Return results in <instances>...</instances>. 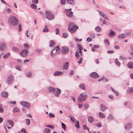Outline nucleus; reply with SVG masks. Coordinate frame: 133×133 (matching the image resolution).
<instances>
[{"mask_svg":"<svg viewBox=\"0 0 133 133\" xmlns=\"http://www.w3.org/2000/svg\"><path fill=\"white\" fill-rule=\"evenodd\" d=\"M95 124L99 128H100L102 127V125L100 122H97V123H95Z\"/></svg>","mask_w":133,"mask_h":133,"instance_id":"e433bc0d","label":"nucleus"},{"mask_svg":"<svg viewBox=\"0 0 133 133\" xmlns=\"http://www.w3.org/2000/svg\"><path fill=\"white\" fill-rule=\"evenodd\" d=\"M97 11L99 12V14L102 17L104 14L103 12L99 10H97Z\"/></svg>","mask_w":133,"mask_h":133,"instance_id":"603ef678","label":"nucleus"},{"mask_svg":"<svg viewBox=\"0 0 133 133\" xmlns=\"http://www.w3.org/2000/svg\"><path fill=\"white\" fill-rule=\"evenodd\" d=\"M79 86L81 89L82 90H85V87L84 84H81Z\"/></svg>","mask_w":133,"mask_h":133,"instance_id":"393cba45","label":"nucleus"},{"mask_svg":"<svg viewBox=\"0 0 133 133\" xmlns=\"http://www.w3.org/2000/svg\"><path fill=\"white\" fill-rule=\"evenodd\" d=\"M50 130L48 128L45 129L44 131V133H50Z\"/></svg>","mask_w":133,"mask_h":133,"instance_id":"473e14b6","label":"nucleus"},{"mask_svg":"<svg viewBox=\"0 0 133 133\" xmlns=\"http://www.w3.org/2000/svg\"><path fill=\"white\" fill-rule=\"evenodd\" d=\"M77 29H78V27L74 23H71L69 24L68 30L71 33H72L75 32Z\"/></svg>","mask_w":133,"mask_h":133,"instance_id":"f03ea898","label":"nucleus"},{"mask_svg":"<svg viewBox=\"0 0 133 133\" xmlns=\"http://www.w3.org/2000/svg\"><path fill=\"white\" fill-rule=\"evenodd\" d=\"M18 29L19 31H22L21 25L20 24H19L18 25Z\"/></svg>","mask_w":133,"mask_h":133,"instance_id":"de8ad7c7","label":"nucleus"},{"mask_svg":"<svg viewBox=\"0 0 133 133\" xmlns=\"http://www.w3.org/2000/svg\"><path fill=\"white\" fill-rule=\"evenodd\" d=\"M31 6L34 9H36V5L34 4H31Z\"/></svg>","mask_w":133,"mask_h":133,"instance_id":"6e6d98bb","label":"nucleus"},{"mask_svg":"<svg viewBox=\"0 0 133 133\" xmlns=\"http://www.w3.org/2000/svg\"><path fill=\"white\" fill-rule=\"evenodd\" d=\"M10 54L9 52L5 54L3 56V58L6 59L10 55Z\"/></svg>","mask_w":133,"mask_h":133,"instance_id":"cd10ccee","label":"nucleus"},{"mask_svg":"<svg viewBox=\"0 0 133 133\" xmlns=\"http://www.w3.org/2000/svg\"><path fill=\"white\" fill-rule=\"evenodd\" d=\"M14 77L12 75H11L8 78L6 83L8 84H10L14 80Z\"/></svg>","mask_w":133,"mask_h":133,"instance_id":"1a4fd4ad","label":"nucleus"},{"mask_svg":"<svg viewBox=\"0 0 133 133\" xmlns=\"http://www.w3.org/2000/svg\"><path fill=\"white\" fill-rule=\"evenodd\" d=\"M132 124L130 123H127L125 126V129L127 130H128L131 128Z\"/></svg>","mask_w":133,"mask_h":133,"instance_id":"2eb2a0df","label":"nucleus"},{"mask_svg":"<svg viewBox=\"0 0 133 133\" xmlns=\"http://www.w3.org/2000/svg\"><path fill=\"white\" fill-rule=\"evenodd\" d=\"M100 109L102 111L104 112L106 109H108V108L105 106L103 104H102L101 105Z\"/></svg>","mask_w":133,"mask_h":133,"instance_id":"aec40b11","label":"nucleus"},{"mask_svg":"<svg viewBox=\"0 0 133 133\" xmlns=\"http://www.w3.org/2000/svg\"><path fill=\"white\" fill-rule=\"evenodd\" d=\"M5 10L9 13H10L12 11L10 10V9L9 8H7L5 9Z\"/></svg>","mask_w":133,"mask_h":133,"instance_id":"09e8293b","label":"nucleus"},{"mask_svg":"<svg viewBox=\"0 0 133 133\" xmlns=\"http://www.w3.org/2000/svg\"><path fill=\"white\" fill-rule=\"evenodd\" d=\"M55 33L56 34L58 35L59 34V30L58 28H57L55 29Z\"/></svg>","mask_w":133,"mask_h":133,"instance_id":"49530a36","label":"nucleus"},{"mask_svg":"<svg viewBox=\"0 0 133 133\" xmlns=\"http://www.w3.org/2000/svg\"><path fill=\"white\" fill-rule=\"evenodd\" d=\"M115 63L116 65L119 66L120 65V64L119 62L118 61V59L117 58H116L115 59Z\"/></svg>","mask_w":133,"mask_h":133,"instance_id":"a19ab883","label":"nucleus"},{"mask_svg":"<svg viewBox=\"0 0 133 133\" xmlns=\"http://www.w3.org/2000/svg\"><path fill=\"white\" fill-rule=\"evenodd\" d=\"M92 40V39L91 38L88 37L87 38L86 41L88 42H90Z\"/></svg>","mask_w":133,"mask_h":133,"instance_id":"0e129e2a","label":"nucleus"},{"mask_svg":"<svg viewBox=\"0 0 133 133\" xmlns=\"http://www.w3.org/2000/svg\"><path fill=\"white\" fill-rule=\"evenodd\" d=\"M78 50H81L83 49L82 45L81 44H78Z\"/></svg>","mask_w":133,"mask_h":133,"instance_id":"79ce46f5","label":"nucleus"},{"mask_svg":"<svg viewBox=\"0 0 133 133\" xmlns=\"http://www.w3.org/2000/svg\"><path fill=\"white\" fill-rule=\"evenodd\" d=\"M127 91L129 93L131 92L133 93V87L129 89Z\"/></svg>","mask_w":133,"mask_h":133,"instance_id":"58836bf2","label":"nucleus"},{"mask_svg":"<svg viewBox=\"0 0 133 133\" xmlns=\"http://www.w3.org/2000/svg\"><path fill=\"white\" fill-rule=\"evenodd\" d=\"M45 17L49 20H52L54 18L52 13L47 10L45 11Z\"/></svg>","mask_w":133,"mask_h":133,"instance_id":"7ed1b4c3","label":"nucleus"},{"mask_svg":"<svg viewBox=\"0 0 133 133\" xmlns=\"http://www.w3.org/2000/svg\"><path fill=\"white\" fill-rule=\"evenodd\" d=\"M104 43L107 44L108 46L109 45V42H108V40L107 39H105L104 40Z\"/></svg>","mask_w":133,"mask_h":133,"instance_id":"4d7b16f0","label":"nucleus"},{"mask_svg":"<svg viewBox=\"0 0 133 133\" xmlns=\"http://www.w3.org/2000/svg\"><path fill=\"white\" fill-rule=\"evenodd\" d=\"M69 116L70 117V119L71 120V121L73 122H74L75 121V120H76V119L75 118H74V117H72V116Z\"/></svg>","mask_w":133,"mask_h":133,"instance_id":"a18cd8bd","label":"nucleus"},{"mask_svg":"<svg viewBox=\"0 0 133 133\" xmlns=\"http://www.w3.org/2000/svg\"><path fill=\"white\" fill-rule=\"evenodd\" d=\"M65 0H61V4L62 5H64L65 3Z\"/></svg>","mask_w":133,"mask_h":133,"instance_id":"5fc2aeb1","label":"nucleus"},{"mask_svg":"<svg viewBox=\"0 0 133 133\" xmlns=\"http://www.w3.org/2000/svg\"><path fill=\"white\" fill-rule=\"evenodd\" d=\"M73 1L74 0H66L68 4L72 5L73 4Z\"/></svg>","mask_w":133,"mask_h":133,"instance_id":"f704fd0d","label":"nucleus"},{"mask_svg":"<svg viewBox=\"0 0 133 133\" xmlns=\"http://www.w3.org/2000/svg\"><path fill=\"white\" fill-rule=\"evenodd\" d=\"M87 95L85 92H83L78 96V101L79 102H81L85 101L87 98Z\"/></svg>","mask_w":133,"mask_h":133,"instance_id":"20e7f679","label":"nucleus"},{"mask_svg":"<svg viewBox=\"0 0 133 133\" xmlns=\"http://www.w3.org/2000/svg\"><path fill=\"white\" fill-rule=\"evenodd\" d=\"M89 107V105L87 104H84V108L85 109H87Z\"/></svg>","mask_w":133,"mask_h":133,"instance_id":"bf43d9fd","label":"nucleus"},{"mask_svg":"<svg viewBox=\"0 0 133 133\" xmlns=\"http://www.w3.org/2000/svg\"><path fill=\"white\" fill-rule=\"evenodd\" d=\"M6 125L8 129H10L13 127L14 123L13 121L11 120H9L6 123Z\"/></svg>","mask_w":133,"mask_h":133,"instance_id":"9d476101","label":"nucleus"},{"mask_svg":"<svg viewBox=\"0 0 133 133\" xmlns=\"http://www.w3.org/2000/svg\"><path fill=\"white\" fill-rule=\"evenodd\" d=\"M99 46L98 45H94L92 47V49L93 48L97 49L99 48Z\"/></svg>","mask_w":133,"mask_h":133,"instance_id":"052dcab7","label":"nucleus"},{"mask_svg":"<svg viewBox=\"0 0 133 133\" xmlns=\"http://www.w3.org/2000/svg\"><path fill=\"white\" fill-rule=\"evenodd\" d=\"M76 123L75 124V126L77 129H79V123L78 121H76Z\"/></svg>","mask_w":133,"mask_h":133,"instance_id":"4c0bfd02","label":"nucleus"},{"mask_svg":"<svg viewBox=\"0 0 133 133\" xmlns=\"http://www.w3.org/2000/svg\"><path fill=\"white\" fill-rule=\"evenodd\" d=\"M75 56L76 58L78 59L80 57V55L78 53V52L76 51L75 53Z\"/></svg>","mask_w":133,"mask_h":133,"instance_id":"c03bdc74","label":"nucleus"},{"mask_svg":"<svg viewBox=\"0 0 133 133\" xmlns=\"http://www.w3.org/2000/svg\"><path fill=\"white\" fill-rule=\"evenodd\" d=\"M48 89L50 92L53 93L55 88L51 87H49L48 88Z\"/></svg>","mask_w":133,"mask_h":133,"instance_id":"5701e85b","label":"nucleus"},{"mask_svg":"<svg viewBox=\"0 0 133 133\" xmlns=\"http://www.w3.org/2000/svg\"><path fill=\"white\" fill-rule=\"evenodd\" d=\"M8 22L10 25L15 26L17 25L18 20L16 17L14 16H12L9 18Z\"/></svg>","mask_w":133,"mask_h":133,"instance_id":"f257e3e1","label":"nucleus"},{"mask_svg":"<svg viewBox=\"0 0 133 133\" xmlns=\"http://www.w3.org/2000/svg\"><path fill=\"white\" fill-rule=\"evenodd\" d=\"M25 122L26 124L28 125H29L30 124V119H25Z\"/></svg>","mask_w":133,"mask_h":133,"instance_id":"72a5a7b5","label":"nucleus"},{"mask_svg":"<svg viewBox=\"0 0 133 133\" xmlns=\"http://www.w3.org/2000/svg\"><path fill=\"white\" fill-rule=\"evenodd\" d=\"M63 74V71H57L54 73V76H59L62 75Z\"/></svg>","mask_w":133,"mask_h":133,"instance_id":"dca6fc26","label":"nucleus"},{"mask_svg":"<svg viewBox=\"0 0 133 133\" xmlns=\"http://www.w3.org/2000/svg\"><path fill=\"white\" fill-rule=\"evenodd\" d=\"M59 49V47L58 46H56L54 48L51 52V56L53 57L56 54H58V51Z\"/></svg>","mask_w":133,"mask_h":133,"instance_id":"39448f33","label":"nucleus"},{"mask_svg":"<svg viewBox=\"0 0 133 133\" xmlns=\"http://www.w3.org/2000/svg\"><path fill=\"white\" fill-rule=\"evenodd\" d=\"M36 51L37 53H40L41 51V50L40 49H37L36 50Z\"/></svg>","mask_w":133,"mask_h":133,"instance_id":"e2e57ef3","label":"nucleus"},{"mask_svg":"<svg viewBox=\"0 0 133 133\" xmlns=\"http://www.w3.org/2000/svg\"><path fill=\"white\" fill-rule=\"evenodd\" d=\"M87 118L88 121L89 123H91L94 121V118L92 116H89Z\"/></svg>","mask_w":133,"mask_h":133,"instance_id":"f3484780","label":"nucleus"},{"mask_svg":"<svg viewBox=\"0 0 133 133\" xmlns=\"http://www.w3.org/2000/svg\"><path fill=\"white\" fill-rule=\"evenodd\" d=\"M127 66L130 69H133V63L131 62H129Z\"/></svg>","mask_w":133,"mask_h":133,"instance_id":"412c9836","label":"nucleus"},{"mask_svg":"<svg viewBox=\"0 0 133 133\" xmlns=\"http://www.w3.org/2000/svg\"><path fill=\"white\" fill-rule=\"evenodd\" d=\"M23 45L24 48H27L28 49L30 48L29 46L27 44L24 43Z\"/></svg>","mask_w":133,"mask_h":133,"instance_id":"37998d69","label":"nucleus"},{"mask_svg":"<svg viewBox=\"0 0 133 133\" xmlns=\"http://www.w3.org/2000/svg\"><path fill=\"white\" fill-rule=\"evenodd\" d=\"M114 119V118L112 116V115H111V114H110L108 116V118L107 119L108 120H112L113 119Z\"/></svg>","mask_w":133,"mask_h":133,"instance_id":"c756f323","label":"nucleus"},{"mask_svg":"<svg viewBox=\"0 0 133 133\" xmlns=\"http://www.w3.org/2000/svg\"><path fill=\"white\" fill-rule=\"evenodd\" d=\"M45 126L51 129H53L54 128V127L51 125H46Z\"/></svg>","mask_w":133,"mask_h":133,"instance_id":"8fccbe9b","label":"nucleus"},{"mask_svg":"<svg viewBox=\"0 0 133 133\" xmlns=\"http://www.w3.org/2000/svg\"><path fill=\"white\" fill-rule=\"evenodd\" d=\"M13 111L14 113H15L17 112H20L19 109L17 108H14Z\"/></svg>","mask_w":133,"mask_h":133,"instance_id":"c85d7f7f","label":"nucleus"},{"mask_svg":"<svg viewBox=\"0 0 133 133\" xmlns=\"http://www.w3.org/2000/svg\"><path fill=\"white\" fill-rule=\"evenodd\" d=\"M71 9H65V12L66 15L68 17H70L72 16L73 12L71 11Z\"/></svg>","mask_w":133,"mask_h":133,"instance_id":"6e6552de","label":"nucleus"},{"mask_svg":"<svg viewBox=\"0 0 133 133\" xmlns=\"http://www.w3.org/2000/svg\"><path fill=\"white\" fill-rule=\"evenodd\" d=\"M1 96L4 98H6L8 96V94L7 92L3 91L1 94Z\"/></svg>","mask_w":133,"mask_h":133,"instance_id":"a211bd4d","label":"nucleus"},{"mask_svg":"<svg viewBox=\"0 0 133 133\" xmlns=\"http://www.w3.org/2000/svg\"><path fill=\"white\" fill-rule=\"evenodd\" d=\"M125 37V35L124 34H120L118 36L119 39L124 38Z\"/></svg>","mask_w":133,"mask_h":133,"instance_id":"b1692460","label":"nucleus"},{"mask_svg":"<svg viewBox=\"0 0 133 133\" xmlns=\"http://www.w3.org/2000/svg\"><path fill=\"white\" fill-rule=\"evenodd\" d=\"M69 52V49L67 46H63L62 48V52L63 54H65Z\"/></svg>","mask_w":133,"mask_h":133,"instance_id":"f8f14e48","label":"nucleus"},{"mask_svg":"<svg viewBox=\"0 0 133 133\" xmlns=\"http://www.w3.org/2000/svg\"><path fill=\"white\" fill-rule=\"evenodd\" d=\"M15 68L16 69L20 71L21 70V68L20 66L18 65H16L15 67Z\"/></svg>","mask_w":133,"mask_h":133,"instance_id":"3c124183","label":"nucleus"},{"mask_svg":"<svg viewBox=\"0 0 133 133\" xmlns=\"http://www.w3.org/2000/svg\"><path fill=\"white\" fill-rule=\"evenodd\" d=\"M61 90L58 88L55 89L54 90L53 93L56 97H58L61 94Z\"/></svg>","mask_w":133,"mask_h":133,"instance_id":"9b49d317","label":"nucleus"},{"mask_svg":"<svg viewBox=\"0 0 133 133\" xmlns=\"http://www.w3.org/2000/svg\"><path fill=\"white\" fill-rule=\"evenodd\" d=\"M115 34V33L114 31L111 29L110 30L109 35H110L111 36L113 37L114 36Z\"/></svg>","mask_w":133,"mask_h":133,"instance_id":"4be33fe9","label":"nucleus"},{"mask_svg":"<svg viewBox=\"0 0 133 133\" xmlns=\"http://www.w3.org/2000/svg\"><path fill=\"white\" fill-rule=\"evenodd\" d=\"M61 125L62 126V128L64 129V131L66 130V125L63 123L61 122Z\"/></svg>","mask_w":133,"mask_h":133,"instance_id":"7c9ffc66","label":"nucleus"},{"mask_svg":"<svg viewBox=\"0 0 133 133\" xmlns=\"http://www.w3.org/2000/svg\"><path fill=\"white\" fill-rule=\"evenodd\" d=\"M69 63L66 62L65 64H64L62 66V69L63 70H67L69 68Z\"/></svg>","mask_w":133,"mask_h":133,"instance_id":"4468645a","label":"nucleus"},{"mask_svg":"<svg viewBox=\"0 0 133 133\" xmlns=\"http://www.w3.org/2000/svg\"><path fill=\"white\" fill-rule=\"evenodd\" d=\"M90 76L93 78H96L98 77L99 75L97 73L94 72L91 73Z\"/></svg>","mask_w":133,"mask_h":133,"instance_id":"ddd939ff","label":"nucleus"},{"mask_svg":"<svg viewBox=\"0 0 133 133\" xmlns=\"http://www.w3.org/2000/svg\"><path fill=\"white\" fill-rule=\"evenodd\" d=\"M49 116L50 118L54 117H55L54 115V114H52L50 112L49 113Z\"/></svg>","mask_w":133,"mask_h":133,"instance_id":"13d9d810","label":"nucleus"},{"mask_svg":"<svg viewBox=\"0 0 133 133\" xmlns=\"http://www.w3.org/2000/svg\"><path fill=\"white\" fill-rule=\"evenodd\" d=\"M20 104L23 107L28 109L30 107L31 105L30 103L25 101H22L20 102Z\"/></svg>","mask_w":133,"mask_h":133,"instance_id":"423d86ee","label":"nucleus"},{"mask_svg":"<svg viewBox=\"0 0 133 133\" xmlns=\"http://www.w3.org/2000/svg\"><path fill=\"white\" fill-rule=\"evenodd\" d=\"M95 30L97 32H99L101 30V28L99 26H97L95 28Z\"/></svg>","mask_w":133,"mask_h":133,"instance_id":"c9c22d12","label":"nucleus"},{"mask_svg":"<svg viewBox=\"0 0 133 133\" xmlns=\"http://www.w3.org/2000/svg\"><path fill=\"white\" fill-rule=\"evenodd\" d=\"M6 44L4 43H3L0 45V50L2 51L4 49L6 48Z\"/></svg>","mask_w":133,"mask_h":133,"instance_id":"6ab92c4d","label":"nucleus"},{"mask_svg":"<svg viewBox=\"0 0 133 133\" xmlns=\"http://www.w3.org/2000/svg\"><path fill=\"white\" fill-rule=\"evenodd\" d=\"M99 117L101 118L105 117V116L104 114L103 113L100 112L99 113Z\"/></svg>","mask_w":133,"mask_h":133,"instance_id":"bb28decb","label":"nucleus"},{"mask_svg":"<svg viewBox=\"0 0 133 133\" xmlns=\"http://www.w3.org/2000/svg\"><path fill=\"white\" fill-rule=\"evenodd\" d=\"M28 50L26 49H23L20 52V55L22 57H25L28 54Z\"/></svg>","mask_w":133,"mask_h":133,"instance_id":"0eeeda50","label":"nucleus"},{"mask_svg":"<svg viewBox=\"0 0 133 133\" xmlns=\"http://www.w3.org/2000/svg\"><path fill=\"white\" fill-rule=\"evenodd\" d=\"M32 75V73L31 72H29L27 73L26 76L29 77H31Z\"/></svg>","mask_w":133,"mask_h":133,"instance_id":"680f3d73","label":"nucleus"},{"mask_svg":"<svg viewBox=\"0 0 133 133\" xmlns=\"http://www.w3.org/2000/svg\"><path fill=\"white\" fill-rule=\"evenodd\" d=\"M75 40L76 41H81L82 40V39H79L78 38H75Z\"/></svg>","mask_w":133,"mask_h":133,"instance_id":"774afa93","label":"nucleus"},{"mask_svg":"<svg viewBox=\"0 0 133 133\" xmlns=\"http://www.w3.org/2000/svg\"><path fill=\"white\" fill-rule=\"evenodd\" d=\"M63 37L65 38H67L68 36V34L66 33H63Z\"/></svg>","mask_w":133,"mask_h":133,"instance_id":"864d4df0","label":"nucleus"},{"mask_svg":"<svg viewBox=\"0 0 133 133\" xmlns=\"http://www.w3.org/2000/svg\"><path fill=\"white\" fill-rule=\"evenodd\" d=\"M55 45V43L54 41L51 40L50 41L49 46L50 47L54 46Z\"/></svg>","mask_w":133,"mask_h":133,"instance_id":"a878e982","label":"nucleus"},{"mask_svg":"<svg viewBox=\"0 0 133 133\" xmlns=\"http://www.w3.org/2000/svg\"><path fill=\"white\" fill-rule=\"evenodd\" d=\"M12 50L15 51H17L19 50V49L17 47H13L12 49Z\"/></svg>","mask_w":133,"mask_h":133,"instance_id":"ea45409f","label":"nucleus"},{"mask_svg":"<svg viewBox=\"0 0 133 133\" xmlns=\"http://www.w3.org/2000/svg\"><path fill=\"white\" fill-rule=\"evenodd\" d=\"M125 57L122 56H120L119 58V59L122 60H125Z\"/></svg>","mask_w":133,"mask_h":133,"instance_id":"338daca9","label":"nucleus"},{"mask_svg":"<svg viewBox=\"0 0 133 133\" xmlns=\"http://www.w3.org/2000/svg\"><path fill=\"white\" fill-rule=\"evenodd\" d=\"M4 111V110L2 107V106H0V112L1 113H2Z\"/></svg>","mask_w":133,"mask_h":133,"instance_id":"69168bd1","label":"nucleus"},{"mask_svg":"<svg viewBox=\"0 0 133 133\" xmlns=\"http://www.w3.org/2000/svg\"><path fill=\"white\" fill-rule=\"evenodd\" d=\"M45 28L43 29V31L44 32H47L49 31V30L48 29V27L46 25L45 26Z\"/></svg>","mask_w":133,"mask_h":133,"instance_id":"2f4dec72","label":"nucleus"}]
</instances>
